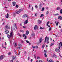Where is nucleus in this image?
<instances>
[{"mask_svg":"<svg viewBox=\"0 0 62 62\" xmlns=\"http://www.w3.org/2000/svg\"><path fill=\"white\" fill-rule=\"evenodd\" d=\"M5 24V22H3V23H2V25H4Z\"/></svg>","mask_w":62,"mask_h":62,"instance_id":"59","label":"nucleus"},{"mask_svg":"<svg viewBox=\"0 0 62 62\" xmlns=\"http://www.w3.org/2000/svg\"><path fill=\"white\" fill-rule=\"evenodd\" d=\"M35 7L36 8H38V6H37V5H35Z\"/></svg>","mask_w":62,"mask_h":62,"instance_id":"38","label":"nucleus"},{"mask_svg":"<svg viewBox=\"0 0 62 62\" xmlns=\"http://www.w3.org/2000/svg\"><path fill=\"white\" fill-rule=\"evenodd\" d=\"M62 20V16L61 17V20Z\"/></svg>","mask_w":62,"mask_h":62,"instance_id":"63","label":"nucleus"},{"mask_svg":"<svg viewBox=\"0 0 62 62\" xmlns=\"http://www.w3.org/2000/svg\"><path fill=\"white\" fill-rule=\"evenodd\" d=\"M27 23H28V20H27L25 21L24 24H27Z\"/></svg>","mask_w":62,"mask_h":62,"instance_id":"10","label":"nucleus"},{"mask_svg":"<svg viewBox=\"0 0 62 62\" xmlns=\"http://www.w3.org/2000/svg\"><path fill=\"white\" fill-rule=\"evenodd\" d=\"M13 62V60H12L11 61V62Z\"/></svg>","mask_w":62,"mask_h":62,"instance_id":"49","label":"nucleus"},{"mask_svg":"<svg viewBox=\"0 0 62 62\" xmlns=\"http://www.w3.org/2000/svg\"><path fill=\"white\" fill-rule=\"evenodd\" d=\"M54 16H58L59 15V14H55L54 15Z\"/></svg>","mask_w":62,"mask_h":62,"instance_id":"33","label":"nucleus"},{"mask_svg":"<svg viewBox=\"0 0 62 62\" xmlns=\"http://www.w3.org/2000/svg\"><path fill=\"white\" fill-rule=\"evenodd\" d=\"M48 62H51V61L50 60H49V61Z\"/></svg>","mask_w":62,"mask_h":62,"instance_id":"64","label":"nucleus"},{"mask_svg":"<svg viewBox=\"0 0 62 62\" xmlns=\"http://www.w3.org/2000/svg\"><path fill=\"white\" fill-rule=\"evenodd\" d=\"M55 51L56 52H57V51H59V52H60V51H59V49L57 48H56L55 50Z\"/></svg>","mask_w":62,"mask_h":62,"instance_id":"17","label":"nucleus"},{"mask_svg":"<svg viewBox=\"0 0 62 62\" xmlns=\"http://www.w3.org/2000/svg\"><path fill=\"white\" fill-rule=\"evenodd\" d=\"M34 29L35 30H36V29H38V26L37 25H35L34 28Z\"/></svg>","mask_w":62,"mask_h":62,"instance_id":"5","label":"nucleus"},{"mask_svg":"<svg viewBox=\"0 0 62 62\" xmlns=\"http://www.w3.org/2000/svg\"><path fill=\"white\" fill-rule=\"evenodd\" d=\"M44 8L43 7L42 9V11H44Z\"/></svg>","mask_w":62,"mask_h":62,"instance_id":"23","label":"nucleus"},{"mask_svg":"<svg viewBox=\"0 0 62 62\" xmlns=\"http://www.w3.org/2000/svg\"><path fill=\"white\" fill-rule=\"evenodd\" d=\"M11 54V53H10V52L9 53H8V55H10Z\"/></svg>","mask_w":62,"mask_h":62,"instance_id":"44","label":"nucleus"},{"mask_svg":"<svg viewBox=\"0 0 62 62\" xmlns=\"http://www.w3.org/2000/svg\"><path fill=\"white\" fill-rule=\"evenodd\" d=\"M54 43H52L50 45V46H53V45H54Z\"/></svg>","mask_w":62,"mask_h":62,"instance_id":"34","label":"nucleus"},{"mask_svg":"<svg viewBox=\"0 0 62 62\" xmlns=\"http://www.w3.org/2000/svg\"><path fill=\"white\" fill-rule=\"evenodd\" d=\"M31 62H32L33 61V60L32 59H31Z\"/></svg>","mask_w":62,"mask_h":62,"instance_id":"57","label":"nucleus"},{"mask_svg":"<svg viewBox=\"0 0 62 62\" xmlns=\"http://www.w3.org/2000/svg\"><path fill=\"white\" fill-rule=\"evenodd\" d=\"M41 29H43V28H42V27H41L40 28V30Z\"/></svg>","mask_w":62,"mask_h":62,"instance_id":"41","label":"nucleus"},{"mask_svg":"<svg viewBox=\"0 0 62 62\" xmlns=\"http://www.w3.org/2000/svg\"><path fill=\"white\" fill-rule=\"evenodd\" d=\"M58 23H59V22L58 21H57V22L56 23V26H57V25H58Z\"/></svg>","mask_w":62,"mask_h":62,"instance_id":"24","label":"nucleus"},{"mask_svg":"<svg viewBox=\"0 0 62 62\" xmlns=\"http://www.w3.org/2000/svg\"><path fill=\"white\" fill-rule=\"evenodd\" d=\"M60 13L61 14H62V9H61V10L60 11Z\"/></svg>","mask_w":62,"mask_h":62,"instance_id":"31","label":"nucleus"},{"mask_svg":"<svg viewBox=\"0 0 62 62\" xmlns=\"http://www.w3.org/2000/svg\"><path fill=\"white\" fill-rule=\"evenodd\" d=\"M29 8H30V5H29Z\"/></svg>","mask_w":62,"mask_h":62,"instance_id":"62","label":"nucleus"},{"mask_svg":"<svg viewBox=\"0 0 62 62\" xmlns=\"http://www.w3.org/2000/svg\"><path fill=\"white\" fill-rule=\"evenodd\" d=\"M29 34V31H27L26 32L25 35H28Z\"/></svg>","mask_w":62,"mask_h":62,"instance_id":"8","label":"nucleus"},{"mask_svg":"<svg viewBox=\"0 0 62 62\" xmlns=\"http://www.w3.org/2000/svg\"><path fill=\"white\" fill-rule=\"evenodd\" d=\"M16 7L18 8V5H16Z\"/></svg>","mask_w":62,"mask_h":62,"instance_id":"55","label":"nucleus"},{"mask_svg":"<svg viewBox=\"0 0 62 62\" xmlns=\"http://www.w3.org/2000/svg\"><path fill=\"white\" fill-rule=\"evenodd\" d=\"M14 52L16 54H17V52H16V50H15L14 49Z\"/></svg>","mask_w":62,"mask_h":62,"instance_id":"28","label":"nucleus"},{"mask_svg":"<svg viewBox=\"0 0 62 62\" xmlns=\"http://www.w3.org/2000/svg\"><path fill=\"white\" fill-rule=\"evenodd\" d=\"M16 57V56H15V57L14 56H13L12 57V58L14 60V59H15V57Z\"/></svg>","mask_w":62,"mask_h":62,"instance_id":"21","label":"nucleus"},{"mask_svg":"<svg viewBox=\"0 0 62 62\" xmlns=\"http://www.w3.org/2000/svg\"><path fill=\"white\" fill-rule=\"evenodd\" d=\"M51 62H54V61H53V60H51Z\"/></svg>","mask_w":62,"mask_h":62,"instance_id":"61","label":"nucleus"},{"mask_svg":"<svg viewBox=\"0 0 62 62\" xmlns=\"http://www.w3.org/2000/svg\"><path fill=\"white\" fill-rule=\"evenodd\" d=\"M26 42L27 43H29V41H28L27 40H26Z\"/></svg>","mask_w":62,"mask_h":62,"instance_id":"36","label":"nucleus"},{"mask_svg":"<svg viewBox=\"0 0 62 62\" xmlns=\"http://www.w3.org/2000/svg\"><path fill=\"white\" fill-rule=\"evenodd\" d=\"M41 8V4H40L39 6V8L40 9Z\"/></svg>","mask_w":62,"mask_h":62,"instance_id":"18","label":"nucleus"},{"mask_svg":"<svg viewBox=\"0 0 62 62\" xmlns=\"http://www.w3.org/2000/svg\"><path fill=\"white\" fill-rule=\"evenodd\" d=\"M46 15H47L49 13V12L47 11V12H46Z\"/></svg>","mask_w":62,"mask_h":62,"instance_id":"42","label":"nucleus"},{"mask_svg":"<svg viewBox=\"0 0 62 62\" xmlns=\"http://www.w3.org/2000/svg\"><path fill=\"white\" fill-rule=\"evenodd\" d=\"M31 48H33V49H35V46H32L31 47Z\"/></svg>","mask_w":62,"mask_h":62,"instance_id":"40","label":"nucleus"},{"mask_svg":"<svg viewBox=\"0 0 62 62\" xmlns=\"http://www.w3.org/2000/svg\"><path fill=\"white\" fill-rule=\"evenodd\" d=\"M24 54H26V51H24Z\"/></svg>","mask_w":62,"mask_h":62,"instance_id":"32","label":"nucleus"},{"mask_svg":"<svg viewBox=\"0 0 62 62\" xmlns=\"http://www.w3.org/2000/svg\"><path fill=\"white\" fill-rule=\"evenodd\" d=\"M51 29H52V28L50 27L49 28V31H51Z\"/></svg>","mask_w":62,"mask_h":62,"instance_id":"30","label":"nucleus"},{"mask_svg":"<svg viewBox=\"0 0 62 62\" xmlns=\"http://www.w3.org/2000/svg\"><path fill=\"white\" fill-rule=\"evenodd\" d=\"M18 46L19 47H21L22 46V45L21 43H19L18 44Z\"/></svg>","mask_w":62,"mask_h":62,"instance_id":"16","label":"nucleus"},{"mask_svg":"<svg viewBox=\"0 0 62 62\" xmlns=\"http://www.w3.org/2000/svg\"><path fill=\"white\" fill-rule=\"evenodd\" d=\"M42 41V38H41L40 39H39V41L40 42V43H41V41Z\"/></svg>","mask_w":62,"mask_h":62,"instance_id":"7","label":"nucleus"},{"mask_svg":"<svg viewBox=\"0 0 62 62\" xmlns=\"http://www.w3.org/2000/svg\"><path fill=\"white\" fill-rule=\"evenodd\" d=\"M3 58V55H1L0 57V59L1 60H2Z\"/></svg>","mask_w":62,"mask_h":62,"instance_id":"14","label":"nucleus"},{"mask_svg":"<svg viewBox=\"0 0 62 62\" xmlns=\"http://www.w3.org/2000/svg\"><path fill=\"white\" fill-rule=\"evenodd\" d=\"M17 46V43H16L15 45V46Z\"/></svg>","mask_w":62,"mask_h":62,"instance_id":"48","label":"nucleus"},{"mask_svg":"<svg viewBox=\"0 0 62 62\" xmlns=\"http://www.w3.org/2000/svg\"><path fill=\"white\" fill-rule=\"evenodd\" d=\"M5 34H8L9 33V31H5Z\"/></svg>","mask_w":62,"mask_h":62,"instance_id":"13","label":"nucleus"},{"mask_svg":"<svg viewBox=\"0 0 62 62\" xmlns=\"http://www.w3.org/2000/svg\"><path fill=\"white\" fill-rule=\"evenodd\" d=\"M54 57L55 58H57V56H56V55H55L54 54V55L53 56H52V57Z\"/></svg>","mask_w":62,"mask_h":62,"instance_id":"9","label":"nucleus"},{"mask_svg":"<svg viewBox=\"0 0 62 62\" xmlns=\"http://www.w3.org/2000/svg\"><path fill=\"white\" fill-rule=\"evenodd\" d=\"M5 16H6V18H7V19H8V14L7 13V16L5 15Z\"/></svg>","mask_w":62,"mask_h":62,"instance_id":"19","label":"nucleus"},{"mask_svg":"<svg viewBox=\"0 0 62 62\" xmlns=\"http://www.w3.org/2000/svg\"><path fill=\"white\" fill-rule=\"evenodd\" d=\"M14 26L16 28V29H18V28H17V26H16V24L15 23L14 24Z\"/></svg>","mask_w":62,"mask_h":62,"instance_id":"11","label":"nucleus"},{"mask_svg":"<svg viewBox=\"0 0 62 62\" xmlns=\"http://www.w3.org/2000/svg\"><path fill=\"white\" fill-rule=\"evenodd\" d=\"M8 25L7 24L6 25L5 27V30H8Z\"/></svg>","mask_w":62,"mask_h":62,"instance_id":"3","label":"nucleus"},{"mask_svg":"<svg viewBox=\"0 0 62 62\" xmlns=\"http://www.w3.org/2000/svg\"><path fill=\"white\" fill-rule=\"evenodd\" d=\"M21 42H22V43H23V40H22L21 41Z\"/></svg>","mask_w":62,"mask_h":62,"instance_id":"54","label":"nucleus"},{"mask_svg":"<svg viewBox=\"0 0 62 62\" xmlns=\"http://www.w3.org/2000/svg\"><path fill=\"white\" fill-rule=\"evenodd\" d=\"M41 23V21L40 20H38V24H40V23Z\"/></svg>","mask_w":62,"mask_h":62,"instance_id":"15","label":"nucleus"},{"mask_svg":"<svg viewBox=\"0 0 62 62\" xmlns=\"http://www.w3.org/2000/svg\"><path fill=\"white\" fill-rule=\"evenodd\" d=\"M13 31H12V30H11V33L10 34V36L11 37L12 36H13Z\"/></svg>","mask_w":62,"mask_h":62,"instance_id":"4","label":"nucleus"},{"mask_svg":"<svg viewBox=\"0 0 62 62\" xmlns=\"http://www.w3.org/2000/svg\"><path fill=\"white\" fill-rule=\"evenodd\" d=\"M50 23V21H48V22H47L46 23V26H48V24H49V23Z\"/></svg>","mask_w":62,"mask_h":62,"instance_id":"22","label":"nucleus"},{"mask_svg":"<svg viewBox=\"0 0 62 62\" xmlns=\"http://www.w3.org/2000/svg\"><path fill=\"white\" fill-rule=\"evenodd\" d=\"M18 35L19 36H21V34H20L19 33H18Z\"/></svg>","mask_w":62,"mask_h":62,"instance_id":"53","label":"nucleus"},{"mask_svg":"<svg viewBox=\"0 0 62 62\" xmlns=\"http://www.w3.org/2000/svg\"><path fill=\"white\" fill-rule=\"evenodd\" d=\"M59 49H60V46H59Z\"/></svg>","mask_w":62,"mask_h":62,"instance_id":"58","label":"nucleus"},{"mask_svg":"<svg viewBox=\"0 0 62 62\" xmlns=\"http://www.w3.org/2000/svg\"><path fill=\"white\" fill-rule=\"evenodd\" d=\"M44 53H46V50H44Z\"/></svg>","mask_w":62,"mask_h":62,"instance_id":"50","label":"nucleus"},{"mask_svg":"<svg viewBox=\"0 0 62 62\" xmlns=\"http://www.w3.org/2000/svg\"><path fill=\"white\" fill-rule=\"evenodd\" d=\"M57 10H60V8L59 7H57L56 8Z\"/></svg>","mask_w":62,"mask_h":62,"instance_id":"20","label":"nucleus"},{"mask_svg":"<svg viewBox=\"0 0 62 62\" xmlns=\"http://www.w3.org/2000/svg\"><path fill=\"white\" fill-rule=\"evenodd\" d=\"M45 46V45H43L42 47V48H43H43H44Z\"/></svg>","mask_w":62,"mask_h":62,"instance_id":"26","label":"nucleus"},{"mask_svg":"<svg viewBox=\"0 0 62 62\" xmlns=\"http://www.w3.org/2000/svg\"><path fill=\"white\" fill-rule=\"evenodd\" d=\"M23 28H26V26H23Z\"/></svg>","mask_w":62,"mask_h":62,"instance_id":"43","label":"nucleus"},{"mask_svg":"<svg viewBox=\"0 0 62 62\" xmlns=\"http://www.w3.org/2000/svg\"><path fill=\"white\" fill-rule=\"evenodd\" d=\"M37 13H35V16H37Z\"/></svg>","mask_w":62,"mask_h":62,"instance_id":"39","label":"nucleus"},{"mask_svg":"<svg viewBox=\"0 0 62 62\" xmlns=\"http://www.w3.org/2000/svg\"><path fill=\"white\" fill-rule=\"evenodd\" d=\"M43 16H44V15H43V14H42L41 15V16H40V18H41V17H43Z\"/></svg>","mask_w":62,"mask_h":62,"instance_id":"27","label":"nucleus"},{"mask_svg":"<svg viewBox=\"0 0 62 62\" xmlns=\"http://www.w3.org/2000/svg\"><path fill=\"white\" fill-rule=\"evenodd\" d=\"M40 57H39L38 56L37 57V59H40Z\"/></svg>","mask_w":62,"mask_h":62,"instance_id":"45","label":"nucleus"},{"mask_svg":"<svg viewBox=\"0 0 62 62\" xmlns=\"http://www.w3.org/2000/svg\"><path fill=\"white\" fill-rule=\"evenodd\" d=\"M35 48H38V46H36Z\"/></svg>","mask_w":62,"mask_h":62,"instance_id":"52","label":"nucleus"},{"mask_svg":"<svg viewBox=\"0 0 62 62\" xmlns=\"http://www.w3.org/2000/svg\"><path fill=\"white\" fill-rule=\"evenodd\" d=\"M44 55L45 57H47V54H46L45 53L44 54Z\"/></svg>","mask_w":62,"mask_h":62,"instance_id":"35","label":"nucleus"},{"mask_svg":"<svg viewBox=\"0 0 62 62\" xmlns=\"http://www.w3.org/2000/svg\"><path fill=\"white\" fill-rule=\"evenodd\" d=\"M48 27H50V25H48Z\"/></svg>","mask_w":62,"mask_h":62,"instance_id":"60","label":"nucleus"},{"mask_svg":"<svg viewBox=\"0 0 62 62\" xmlns=\"http://www.w3.org/2000/svg\"><path fill=\"white\" fill-rule=\"evenodd\" d=\"M61 16H59L58 17V19H60V20H61Z\"/></svg>","mask_w":62,"mask_h":62,"instance_id":"25","label":"nucleus"},{"mask_svg":"<svg viewBox=\"0 0 62 62\" xmlns=\"http://www.w3.org/2000/svg\"><path fill=\"white\" fill-rule=\"evenodd\" d=\"M17 49H21V47H17Z\"/></svg>","mask_w":62,"mask_h":62,"instance_id":"46","label":"nucleus"},{"mask_svg":"<svg viewBox=\"0 0 62 62\" xmlns=\"http://www.w3.org/2000/svg\"><path fill=\"white\" fill-rule=\"evenodd\" d=\"M12 4L13 5V6H15L16 5V2H12Z\"/></svg>","mask_w":62,"mask_h":62,"instance_id":"6","label":"nucleus"},{"mask_svg":"<svg viewBox=\"0 0 62 62\" xmlns=\"http://www.w3.org/2000/svg\"><path fill=\"white\" fill-rule=\"evenodd\" d=\"M13 15L14 17H15V16H16V14H15V13H14L13 14Z\"/></svg>","mask_w":62,"mask_h":62,"instance_id":"29","label":"nucleus"},{"mask_svg":"<svg viewBox=\"0 0 62 62\" xmlns=\"http://www.w3.org/2000/svg\"><path fill=\"white\" fill-rule=\"evenodd\" d=\"M23 37H25V34H24L23 36Z\"/></svg>","mask_w":62,"mask_h":62,"instance_id":"56","label":"nucleus"},{"mask_svg":"<svg viewBox=\"0 0 62 62\" xmlns=\"http://www.w3.org/2000/svg\"><path fill=\"white\" fill-rule=\"evenodd\" d=\"M23 9H20L19 10V11H17V12H16V13L17 14H19L20 13L21 11H23Z\"/></svg>","mask_w":62,"mask_h":62,"instance_id":"2","label":"nucleus"},{"mask_svg":"<svg viewBox=\"0 0 62 62\" xmlns=\"http://www.w3.org/2000/svg\"><path fill=\"white\" fill-rule=\"evenodd\" d=\"M26 38H27V36H26V35L25 36V37L24 38V39H26Z\"/></svg>","mask_w":62,"mask_h":62,"instance_id":"47","label":"nucleus"},{"mask_svg":"<svg viewBox=\"0 0 62 62\" xmlns=\"http://www.w3.org/2000/svg\"><path fill=\"white\" fill-rule=\"evenodd\" d=\"M27 16V15L26 14H25L23 16V18H26Z\"/></svg>","mask_w":62,"mask_h":62,"instance_id":"12","label":"nucleus"},{"mask_svg":"<svg viewBox=\"0 0 62 62\" xmlns=\"http://www.w3.org/2000/svg\"><path fill=\"white\" fill-rule=\"evenodd\" d=\"M9 41H10V43H11L12 42V40H9Z\"/></svg>","mask_w":62,"mask_h":62,"instance_id":"51","label":"nucleus"},{"mask_svg":"<svg viewBox=\"0 0 62 62\" xmlns=\"http://www.w3.org/2000/svg\"><path fill=\"white\" fill-rule=\"evenodd\" d=\"M7 36V37H8L9 39V37H10V35H9V34H8Z\"/></svg>","mask_w":62,"mask_h":62,"instance_id":"37","label":"nucleus"},{"mask_svg":"<svg viewBox=\"0 0 62 62\" xmlns=\"http://www.w3.org/2000/svg\"><path fill=\"white\" fill-rule=\"evenodd\" d=\"M49 37H48L46 36L45 38V42L46 43V41L47 42L46 43L47 44H48V43H49Z\"/></svg>","mask_w":62,"mask_h":62,"instance_id":"1","label":"nucleus"}]
</instances>
